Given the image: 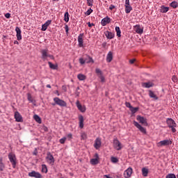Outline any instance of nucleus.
I'll return each mask as SVG.
<instances>
[{
  "label": "nucleus",
  "instance_id": "15",
  "mask_svg": "<svg viewBox=\"0 0 178 178\" xmlns=\"http://www.w3.org/2000/svg\"><path fill=\"white\" fill-rule=\"evenodd\" d=\"M99 156H98V154H95V159H90L91 165H98V163L99 162Z\"/></svg>",
  "mask_w": 178,
  "mask_h": 178
},
{
  "label": "nucleus",
  "instance_id": "56",
  "mask_svg": "<svg viewBox=\"0 0 178 178\" xmlns=\"http://www.w3.org/2000/svg\"><path fill=\"white\" fill-rule=\"evenodd\" d=\"M122 32L120 31L117 32V37H121Z\"/></svg>",
  "mask_w": 178,
  "mask_h": 178
},
{
  "label": "nucleus",
  "instance_id": "11",
  "mask_svg": "<svg viewBox=\"0 0 178 178\" xmlns=\"http://www.w3.org/2000/svg\"><path fill=\"white\" fill-rule=\"evenodd\" d=\"M28 176H29V177L42 178V175L40 174V172H35V170L29 172Z\"/></svg>",
  "mask_w": 178,
  "mask_h": 178
},
{
  "label": "nucleus",
  "instance_id": "29",
  "mask_svg": "<svg viewBox=\"0 0 178 178\" xmlns=\"http://www.w3.org/2000/svg\"><path fill=\"white\" fill-rule=\"evenodd\" d=\"M33 119H34V120H35V122H37V123H39V124H41V123H42L41 118H40V116H38V115H34Z\"/></svg>",
  "mask_w": 178,
  "mask_h": 178
},
{
  "label": "nucleus",
  "instance_id": "31",
  "mask_svg": "<svg viewBox=\"0 0 178 178\" xmlns=\"http://www.w3.org/2000/svg\"><path fill=\"white\" fill-rule=\"evenodd\" d=\"M3 159L2 157L0 158V172H3L5 169V164L2 162Z\"/></svg>",
  "mask_w": 178,
  "mask_h": 178
},
{
  "label": "nucleus",
  "instance_id": "34",
  "mask_svg": "<svg viewBox=\"0 0 178 178\" xmlns=\"http://www.w3.org/2000/svg\"><path fill=\"white\" fill-rule=\"evenodd\" d=\"M142 173L144 177H147L148 176V169L145 168H142Z\"/></svg>",
  "mask_w": 178,
  "mask_h": 178
},
{
  "label": "nucleus",
  "instance_id": "58",
  "mask_svg": "<svg viewBox=\"0 0 178 178\" xmlns=\"http://www.w3.org/2000/svg\"><path fill=\"white\" fill-rule=\"evenodd\" d=\"M14 44H17V45H19V42H18L17 40H15V41L14 42Z\"/></svg>",
  "mask_w": 178,
  "mask_h": 178
},
{
  "label": "nucleus",
  "instance_id": "2",
  "mask_svg": "<svg viewBox=\"0 0 178 178\" xmlns=\"http://www.w3.org/2000/svg\"><path fill=\"white\" fill-rule=\"evenodd\" d=\"M8 159L10 162V163L13 165V168H16V163H17V159H16V154H15V153L13 152H10L8 154Z\"/></svg>",
  "mask_w": 178,
  "mask_h": 178
},
{
  "label": "nucleus",
  "instance_id": "32",
  "mask_svg": "<svg viewBox=\"0 0 178 178\" xmlns=\"http://www.w3.org/2000/svg\"><path fill=\"white\" fill-rule=\"evenodd\" d=\"M161 13H166L169 12V8L162 6L161 7Z\"/></svg>",
  "mask_w": 178,
  "mask_h": 178
},
{
  "label": "nucleus",
  "instance_id": "46",
  "mask_svg": "<svg viewBox=\"0 0 178 178\" xmlns=\"http://www.w3.org/2000/svg\"><path fill=\"white\" fill-rule=\"evenodd\" d=\"M81 140H86L87 139V134L86 133H82L81 135Z\"/></svg>",
  "mask_w": 178,
  "mask_h": 178
},
{
  "label": "nucleus",
  "instance_id": "55",
  "mask_svg": "<svg viewBox=\"0 0 178 178\" xmlns=\"http://www.w3.org/2000/svg\"><path fill=\"white\" fill-rule=\"evenodd\" d=\"M115 31H116V33L120 31V28L119 26H116L115 27Z\"/></svg>",
  "mask_w": 178,
  "mask_h": 178
},
{
  "label": "nucleus",
  "instance_id": "57",
  "mask_svg": "<svg viewBox=\"0 0 178 178\" xmlns=\"http://www.w3.org/2000/svg\"><path fill=\"white\" fill-rule=\"evenodd\" d=\"M92 26H94L92 23L88 22V27H92Z\"/></svg>",
  "mask_w": 178,
  "mask_h": 178
},
{
  "label": "nucleus",
  "instance_id": "38",
  "mask_svg": "<svg viewBox=\"0 0 178 178\" xmlns=\"http://www.w3.org/2000/svg\"><path fill=\"white\" fill-rule=\"evenodd\" d=\"M95 72L98 76V77H99V76H102V71H101L99 68H96Z\"/></svg>",
  "mask_w": 178,
  "mask_h": 178
},
{
  "label": "nucleus",
  "instance_id": "25",
  "mask_svg": "<svg viewBox=\"0 0 178 178\" xmlns=\"http://www.w3.org/2000/svg\"><path fill=\"white\" fill-rule=\"evenodd\" d=\"M105 35H106V38H108V40H112V38H113L115 37V34L110 31H106L105 33Z\"/></svg>",
  "mask_w": 178,
  "mask_h": 178
},
{
  "label": "nucleus",
  "instance_id": "33",
  "mask_svg": "<svg viewBox=\"0 0 178 178\" xmlns=\"http://www.w3.org/2000/svg\"><path fill=\"white\" fill-rule=\"evenodd\" d=\"M42 173H48V168H47V165L42 164Z\"/></svg>",
  "mask_w": 178,
  "mask_h": 178
},
{
  "label": "nucleus",
  "instance_id": "59",
  "mask_svg": "<svg viewBox=\"0 0 178 178\" xmlns=\"http://www.w3.org/2000/svg\"><path fill=\"white\" fill-rule=\"evenodd\" d=\"M104 178H112V177H109L108 175H104Z\"/></svg>",
  "mask_w": 178,
  "mask_h": 178
},
{
  "label": "nucleus",
  "instance_id": "10",
  "mask_svg": "<svg viewBox=\"0 0 178 178\" xmlns=\"http://www.w3.org/2000/svg\"><path fill=\"white\" fill-rule=\"evenodd\" d=\"M83 37H84V33H80L78 36V45L80 48L84 47V40L83 39Z\"/></svg>",
  "mask_w": 178,
  "mask_h": 178
},
{
  "label": "nucleus",
  "instance_id": "42",
  "mask_svg": "<svg viewBox=\"0 0 178 178\" xmlns=\"http://www.w3.org/2000/svg\"><path fill=\"white\" fill-rule=\"evenodd\" d=\"M66 140H67V138L66 137H63V138H60L59 140V143L60 144H65V143L66 142Z\"/></svg>",
  "mask_w": 178,
  "mask_h": 178
},
{
  "label": "nucleus",
  "instance_id": "6",
  "mask_svg": "<svg viewBox=\"0 0 178 178\" xmlns=\"http://www.w3.org/2000/svg\"><path fill=\"white\" fill-rule=\"evenodd\" d=\"M46 160L49 165H54V163H55V159L54 158V156L51 154V152H47Z\"/></svg>",
  "mask_w": 178,
  "mask_h": 178
},
{
  "label": "nucleus",
  "instance_id": "20",
  "mask_svg": "<svg viewBox=\"0 0 178 178\" xmlns=\"http://www.w3.org/2000/svg\"><path fill=\"white\" fill-rule=\"evenodd\" d=\"M76 105L79 111H80L82 113L86 112V106H82L81 104H80V102L77 101L76 102Z\"/></svg>",
  "mask_w": 178,
  "mask_h": 178
},
{
  "label": "nucleus",
  "instance_id": "40",
  "mask_svg": "<svg viewBox=\"0 0 178 178\" xmlns=\"http://www.w3.org/2000/svg\"><path fill=\"white\" fill-rule=\"evenodd\" d=\"M170 5L172 8H176L178 6V3L176 1H172Z\"/></svg>",
  "mask_w": 178,
  "mask_h": 178
},
{
  "label": "nucleus",
  "instance_id": "35",
  "mask_svg": "<svg viewBox=\"0 0 178 178\" xmlns=\"http://www.w3.org/2000/svg\"><path fill=\"white\" fill-rule=\"evenodd\" d=\"M64 20L66 23L69 22V12L67 11L64 15Z\"/></svg>",
  "mask_w": 178,
  "mask_h": 178
},
{
  "label": "nucleus",
  "instance_id": "19",
  "mask_svg": "<svg viewBox=\"0 0 178 178\" xmlns=\"http://www.w3.org/2000/svg\"><path fill=\"white\" fill-rule=\"evenodd\" d=\"M15 119L16 120V122H23V118L22 117V115H20V113H19V111H16L15 113Z\"/></svg>",
  "mask_w": 178,
  "mask_h": 178
},
{
  "label": "nucleus",
  "instance_id": "36",
  "mask_svg": "<svg viewBox=\"0 0 178 178\" xmlns=\"http://www.w3.org/2000/svg\"><path fill=\"white\" fill-rule=\"evenodd\" d=\"M86 3L88 6L92 7V5H94V0H86Z\"/></svg>",
  "mask_w": 178,
  "mask_h": 178
},
{
  "label": "nucleus",
  "instance_id": "62",
  "mask_svg": "<svg viewBox=\"0 0 178 178\" xmlns=\"http://www.w3.org/2000/svg\"><path fill=\"white\" fill-rule=\"evenodd\" d=\"M54 1H59V0H54Z\"/></svg>",
  "mask_w": 178,
  "mask_h": 178
},
{
  "label": "nucleus",
  "instance_id": "26",
  "mask_svg": "<svg viewBox=\"0 0 178 178\" xmlns=\"http://www.w3.org/2000/svg\"><path fill=\"white\" fill-rule=\"evenodd\" d=\"M154 86V83L152 82H145L142 83V86L145 88H150V87H152Z\"/></svg>",
  "mask_w": 178,
  "mask_h": 178
},
{
  "label": "nucleus",
  "instance_id": "23",
  "mask_svg": "<svg viewBox=\"0 0 178 178\" xmlns=\"http://www.w3.org/2000/svg\"><path fill=\"white\" fill-rule=\"evenodd\" d=\"M79 127L80 129H83V127H84V118L83 117V115H79Z\"/></svg>",
  "mask_w": 178,
  "mask_h": 178
},
{
  "label": "nucleus",
  "instance_id": "14",
  "mask_svg": "<svg viewBox=\"0 0 178 178\" xmlns=\"http://www.w3.org/2000/svg\"><path fill=\"white\" fill-rule=\"evenodd\" d=\"M102 143L101 142V138H96V140H95V144H94V147L96 149H99V148H101V145H102Z\"/></svg>",
  "mask_w": 178,
  "mask_h": 178
},
{
  "label": "nucleus",
  "instance_id": "27",
  "mask_svg": "<svg viewBox=\"0 0 178 178\" xmlns=\"http://www.w3.org/2000/svg\"><path fill=\"white\" fill-rule=\"evenodd\" d=\"M77 79L80 81H84V80H86V79H87V76H86V75L83 74H79L77 75Z\"/></svg>",
  "mask_w": 178,
  "mask_h": 178
},
{
  "label": "nucleus",
  "instance_id": "4",
  "mask_svg": "<svg viewBox=\"0 0 178 178\" xmlns=\"http://www.w3.org/2000/svg\"><path fill=\"white\" fill-rule=\"evenodd\" d=\"M54 101L55 102V104H52L54 106H55V105H58L59 106H66L67 105L66 102L59 99V97H54Z\"/></svg>",
  "mask_w": 178,
  "mask_h": 178
},
{
  "label": "nucleus",
  "instance_id": "41",
  "mask_svg": "<svg viewBox=\"0 0 178 178\" xmlns=\"http://www.w3.org/2000/svg\"><path fill=\"white\" fill-rule=\"evenodd\" d=\"M91 13H92V9L89 8L86 13L85 15H86V16H90L91 15Z\"/></svg>",
  "mask_w": 178,
  "mask_h": 178
},
{
  "label": "nucleus",
  "instance_id": "51",
  "mask_svg": "<svg viewBox=\"0 0 178 178\" xmlns=\"http://www.w3.org/2000/svg\"><path fill=\"white\" fill-rule=\"evenodd\" d=\"M65 30L66 33L67 34L69 33V26L65 25Z\"/></svg>",
  "mask_w": 178,
  "mask_h": 178
},
{
  "label": "nucleus",
  "instance_id": "28",
  "mask_svg": "<svg viewBox=\"0 0 178 178\" xmlns=\"http://www.w3.org/2000/svg\"><path fill=\"white\" fill-rule=\"evenodd\" d=\"M48 65L50 69H52L53 70H56L58 69V65L53 64L51 61L48 62Z\"/></svg>",
  "mask_w": 178,
  "mask_h": 178
},
{
  "label": "nucleus",
  "instance_id": "24",
  "mask_svg": "<svg viewBox=\"0 0 178 178\" xmlns=\"http://www.w3.org/2000/svg\"><path fill=\"white\" fill-rule=\"evenodd\" d=\"M112 59H113V54L112 51H109L106 56V60L108 63H110V62H112Z\"/></svg>",
  "mask_w": 178,
  "mask_h": 178
},
{
  "label": "nucleus",
  "instance_id": "13",
  "mask_svg": "<svg viewBox=\"0 0 178 178\" xmlns=\"http://www.w3.org/2000/svg\"><path fill=\"white\" fill-rule=\"evenodd\" d=\"M132 174H133V168H128L127 170H126L124 172V177H125V178L131 177Z\"/></svg>",
  "mask_w": 178,
  "mask_h": 178
},
{
  "label": "nucleus",
  "instance_id": "18",
  "mask_svg": "<svg viewBox=\"0 0 178 178\" xmlns=\"http://www.w3.org/2000/svg\"><path fill=\"white\" fill-rule=\"evenodd\" d=\"M51 23H52V20H47L44 24H42V31H46Z\"/></svg>",
  "mask_w": 178,
  "mask_h": 178
},
{
  "label": "nucleus",
  "instance_id": "54",
  "mask_svg": "<svg viewBox=\"0 0 178 178\" xmlns=\"http://www.w3.org/2000/svg\"><path fill=\"white\" fill-rule=\"evenodd\" d=\"M134 62H136V59H131L129 60V63H131V65H133V63H134Z\"/></svg>",
  "mask_w": 178,
  "mask_h": 178
},
{
  "label": "nucleus",
  "instance_id": "45",
  "mask_svg": "<svg viewBox=\"0 0 178 178\" xmlns=\"http://www.w3.org/2000/svg\"><path fill=\"white\" fill-rule=\"evenodd\" d=\"M98 77H99V79H100L101 83H105V76H104L103 74L100 75Z\"/></svg>",
  "mask_w": 178,
  "mask_h": 178
},
{
  "label": "nucleus",
  "instance_id": "52",
  "mask_svg": "<svg viewBox=\"0 0 178 178\" xmlns=\"http://www.w3.org/2000/svg\"><path fill=\"white\" fill-rule=\"evenodd\" d=\"M172 80L174 81V83H176V81H177V77H176V76H173L172 77Z\"/></svg>",
  "mask_w": 178,
  "mask_h": 178
},
{
  "label": "nucleus",
  "instance_id": "21",
  "mask_svg": "<svg viewBox=\"0 0 178 178\" xmlns=\"http://www.w3.org/2000/svg\"><path fill=\"white\" fill-rule=\"evenodd\" d=\"M109 23H111V18L108 17H104L101 22L102 26H106V24H109Z\"/></svg>",
  "mask_w": 178,
  "mask_h": 178
},
{
  "label": "nucleus",
  "instance_id": "7",
  "mask_svg": "<svg viewBox=\"0 0 178 178\" xmlns=\"http://www.w3.org/2000/svg\"><path fill=\"white\" fill-rule=\"evenodd\" d=\"M134 124L136 127H137V129H138V130H140L141 133H143V134H147V129L143 127V126L138 124V122L134 121Z\"/></svg>",
  "mask_w": 178,
  "mask_h": 178
},
{
  "label": "nucleus",
  "instance_id": "9",
  "mask_svg": "<svg viewBox=\"0 0 178 178\" xmlns=\"http://www.w3.org/2000/svg\"><path fill=\"white\" fill-rule=\"evenodd\" d=\"M170 144H172V140H161L157 143V147H165L166 145H170Z\"/></svg>",
  "mask_w": 178,
  "mask_h": 178
},
{
  "label": "nucleus",
  "instance_id": "16",
  "mask_svg": "<svg viewBox=\"0 0 178 178\" xmlns=\"http://www.w3.org/2000/svg\"><path fill=\"white\" fill-rule=\"evenodd\" d=\"M15 31L17 33L16 37H17V40L18 41H20L22 40V30L20 29V28H19L18 26H17L15 28Z\"/></svg>",
  "mask_w": 178,
  "mask_h": 178
},
{
  "label": "nucleus",
  "instance_id": "39",
  "mask_svg": "<svg viewBox=\"0 0 178 178\" xmlns=\"http://www.w3.org/2000/svg\"><path fill=\"white\" fill-rule=\"evenodd\" d=\"M68 141H70L72 138H73V134H67V136L65 137Z\"/></svg>",
  "mask_w": 178,
  "mask_h": 178
},
{
  "label": "nucleus",
  "instance_id": "30",
  "mask_svg": "<svg viewBox=\"0 0 178 178\" xmlns=\"http://www.w3.org/2000/svg\"><path fill=\"white\" fill-rule=\"evenodd\" d=\"M149 96L150 97V98H153V99H158L156 95H155V93H154V92H152V90L149 91Z\"/></svg>",
  "mask_w": 178,
  "mask_h": 178
},
{
  "label": "nucleus",
  "instance_id": "5",
  "mask_svg": "<svg viewBox=\"0 0 178 178\" xmlns=\"http://www.w3.org/2000/svg\"><path fill=\"white\" fill-rule=\"evenodd\" d=\"M113 145L115 149H116L117 151H120V149L123 148V147L122 146V143L117 138L113 140Z\"/></svg>",
  "mask_w": 178,
  "mask_h": 178
},
{
  "label": "nucleus",
  "instance_id": "61",
  "mask_svg": "<svg viewBox=\"0 0 178 178\" xmlns=\"http://www.w3.org/2000/svg\"><path fill=\"white\" fill-rule=\"evenodd\" d=\"M56 92H57V95H58V96H59V93H58V91H56Z\"/></svg>",
  "mask_w": 178,
  "mask_h": 178
},
{
  "label": "nucleus",
  "instance_id": "44",
  "mask_svg": "<svg viewBox=\"0 0 178 178\" xmlns=\"http://www.w3.org/2000/svg\"><path fill=\"white\" fill-rule=\"evenodd\" d=\"M165 178H176V175L175 174H168Z\"/></svg>",
  "mask_w": 178,
  "mask_h": 178
},
{
  "label": "nucleus",
  "instance_id": "50",
  "mask_svg": "<svg viewBox=\"0 0 178 178\" xmlns=\"http://www.w3.org/2000/svg\"><path fill=\"white\" fill-rule=\"evenodd\" d=\"M5 17H6V19H10V13H7L5 14Z\"/></svg>",
  "mask_w": 178,
  "mask_h": 178
},
{
  "label": "nucleus",
  "instance_id": "37",
  "mask_svg": "<svg viewBox=\"0 0 178 178\" xmlns=\"http://www.w3.org/2000/svg\"><path fill=\"white\" fill-rule=\"evenodd\" d=\"M111 161L113 163H118V162H119V159H118V158L113 157V156L111 158Z\"/></svg>",
  "mask_w": 178,
  "mask_h": 178
},
{
  "label": "nucleus",
  "instance_id": "12",
  "mask_svg": "<svg viewBox=\"0 0 178 178\" xmlns=\"http://www.w3.org/2000/svg\"><path fill=\"white\" fill-rule=\"evenodd\" d=\"M166 123L168 127H176L177 126L175 120L172 118H167Z\"/></svg>",
  "mask_w": 178,
  "mask_h": 178
},
{
  "label": "nucleus",
  "instance_id": "17",
  "mask_svg": "<svg viewBox=\"0 0 178 178\" xmlns=\"http://www.w3.org/2000/svg\"><path fill=\"white\" fill-rule=\"evenodd\" d=\"M134 30L137 34H143V29L140 25H136L134 26Z\"/></svg>",
  "mask_w": 178,
  "mask_h": 178
},
{
  "label": "nucleus",
  "instance_id": "49",
  "mask_svg": "<svg viewBox=\"0 0 178 178\" xmlns=\"http://www.w3.org/2000/svg\"><path fill=\"white\" fill-rule=\"evenodd\" d=\"M172 133H176V127H170Z\"/></svg>",
  "mask_w": 178,
  "mask_h": 178
},
{
  "label": "nucleus",
  "instance_id": "48",
  "mask_svg": "<svg viewBox=\"0 0 178 178\" xmlns=\"http://www.w3.org/2000/svg\"><path fill=\"white\" fill-rule=\"evenodd\" d=\"M126 106L127 108H129L130 109H131L133 108V106H131V104L129 102H126Z\"/></svg>",
  "mask_w": 178,
  "mask_h": 178
},
{
  "label": "nucleus",
  "instance_id": "22",
  "mask_svg": "<svg viewBox=\"0 0 178 178\" xmlns=\"http://www.w3.org/2000/svg\"><path fill=\"white\" fill-rule=\"evenodd\" d=\"M137 120L140 122V123H141L142 124H147V119H145L144 117L138 115Z\"/></svg>",
  "mask_w": 178,
  "mask_h": 178
},
{
  "label": "nucleus",
  "instance_id": "1",
  "mask_svg": "<svg viewBox=\"0 0 178 178\" xmlns=\"http://www.w3.org/2000/svg\"><path fill=\"white\" fill-rule=\"evenodd\" d=\"M40 54L42 55V60H48V58H49L52 60L55 59V58L52 55L48 54V49H42L40 51Z\"/></svg>",
  "mask_w": 178,
  "mask_h": 178
},
{
  "label": "nucleus",
  "instance_id": "8",
  "mask_svg": "<svg viewBox=\"0 0 178 178\" xmlns=\"http://www.w3.org/2000/svg\"><path fill=\"white\" fill-rule=\"evenodd\" d=\"M125 13H130L133 10V8L130 5V0H125Z\"/></svg>",
  "mask_w": 178,
  "mask_h": 178
},
{
  "label": "nucleus",
  "instance_id": "60",
  "mask_svg": "<svg viewBox=\"0 0 178 178\" xmlns=\"http://www.w3.org/2000/svg\"><path fill=\"white\" fill-rule=\"evenodd\" d=\"M47 88H51V85H49V84L47 85Z\"/></svg>",
  "mask_w": 178,
  "mask_h": 178
},
{
  "label": "nucleus",
  "instance_id": "3",
  "mask_svg": "<svg viewBox=\"0 0 178 178\" xmlns=\"http://www.w3.org/2000/svg\"><path fill=\"white\" fill-rule=\"evenodd\" d=\"M80 65H84V63H94V60L89 56H86L83 58H79Z\"/></svg>",
  "mask_w": 178,
  "mask_h": 178
},
{
  "label": "nucleus",
  "instance_id": "43",
  "mask_svg": "<svg viewBox=\"0 0 178 178\" xmlns=\"http://www.w3.org/2000/svg\"><path fill=\"white\" fill-rule=\"evenodd\" d=\"M130 111L132 112V113H136V112H137V111H138V108L132 106V108L130 109Z\"/></svg>",
  "mask_w": 178,
  "mask_h": 178
},
{
  "label": "nucleus",
  "instance_id": "53",
  "mask_svg": "<svg viewBox=\"0 0 178 178\" xmlns=\"http://www.w3.org/2000/svg\"><path fill=\"white\" fill-rule=\"evenodd\" d=\"M115 6L111 4L109 7V9H110V10H113V9H115Z\"/></svg>",
  "mask_w": 178,
  "mask_h": 178
},
{
  "label": "nucleus",
  "instance_id": "47",
  "mask_svg": "<svg viewBox=\"0 0 178 178\" xmlns=\"http://www.w3.org/2000/svg\"><path fill=\"white\" fill-rule=\"evenodd\" d=\"M28 101L30 102H33V97H31V95L30 93L28 94Z\"/></svg>",
  "mask_w": 178,
  "mask_h": 178
}]
</instances>
